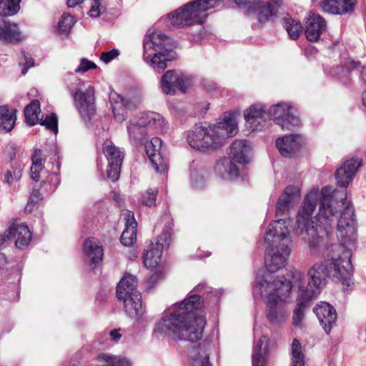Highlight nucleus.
<instances>
[{"label": "nucleus", "mask_w": 366, "mask_h": 366, "mask_svg": "<svg viewBox=\"0 0 366 366\" xmlns=\"http://www.w3.org/2000/svg\"><path fill=\"white\" fill-rule=\"evenodd\" d=\"M192 83V79L175 70H167L161 78V88L164 94L174 96L177 91L184 94Z\"/></svg>", "instance_id": "f8f14e48"}, {"label": "nucleus", "mask_w": 366, "mask_h": 366, "mask_svg": "<svg viewBox=\"0 0 366 366\" xmlns=\"http://www.w3.org/2000/svg\"><path fill=\"white\" fill-rule=\"evenodd\" d=\"M300 197V189L294 186L287 187L279 197L276 206V216L286 214Z\"/></svg>", "instance_id": "aec40b11"}, {"label": "nucleus", "mask_w": 366, "mask_h": 366, "mask_svg": "<svg viewBox=\"0 0 366 366\" xmlns=\"http://www.w3.org/2000/svg\"><path fill=\"white\" fill-rule=\"evenodd\" d=\"M118 97L121 99V102L119 104L117 103V106H112V112L115 119L118 122H123L127 119V115L125 114L124 106L125 104L124 102V99L122 97L118 95Z\"/></svg>", "instance_id": "79ce46f5"}, {"label": "nucleus", "mask_w": 366, "mask_h": 366, "mask_svg": "<svg viewBox=\"0 0 366 366\" xmlns=\"http://www.w3.org/2000/svg\"><path fill=\"white\" fill-rule=\"evenodd\" d=\"M42 151L40 149H36L32 154V164L30 168L31 178L38 182L40 180V172L44 169L45 159L41 157Z\"/></svg>", "instance_id": "72a5a7b5"}, {"label": "nucleus", "mask_w": 366, "mask_h": 366, "mask_svg": "<svg viewBox=\"0 0 366 366\" xmlns=\"http://www.w3.org/2000/svg\"><path fill=\"white\" fill-rule=\"evenodd\" d=\"M362 165V160L351 158L344 161L335 172L337 186L341 190L324 187L312 189L305 197L296 219L295 232L307 242V254L319 257L327 252L328 278L342 284L345 290L350 286L353 273L350 254L340 252L346 244L353 243L356 232L355 209L347 199L346 188Z\"/></svg>", "instance_id": "f257e3e1"}, {"label": "nucleus", "mask_w": 366, "mask_h": 366, "mask_svg": "<svg viewBox=\"0 0 366 366\" xmlns=\"http://www.w3.org/2000/svg\"><path fill=\"white\" fill-rule=\"evenodd\" d=\"M267 318L272 325H278L285 322L287 317V311L282 302L274 300L272 295L267 302Z\"/></svg>", "instance_id": "4be33fe9"}, {"label": "nucleus", "mask_w": 366, "mask_h": 366, "mask_svg": "<svg viewBox=\"0 0 366 366\" xmlns=\"http://www.w3.org/2000/svg\"><path fill=\"white\" fill-rule=\"evenodd\" d=\"M244 118L252 131L262 130L268 118V112L261 104H253L245 111Z\"/></svg>", "instance_id": "a211bd4d"}, {"label": "nucleus", "mask_w": 366, "mask_h": 366, "mask_svg": "<svg viewBox=\"0 0 366 366\" xmlns=\"http://www.w3.org/2000/svg\"><path fill=\"white\" fill-rule=\"evenodd\" d=\"M327 262L322 260L315 263L307 271V285H299L300 292L316 299L327 282Z\"/></svg>", "instance_id": "9d476101"}, {"label": "nucleus", "mask_w": 366, "mask_h": 366, "mask_svg": "<svg viewBox=\"0 0 366 366\" xmlns=\"http://www.w3.org/2000/svg\"><path fill=\"white\" fill-rule=\"evenodd\" d=\"M161 147V139L154 137L145 145V150L154 169L159 173H164L167 170L168 164L160 152Z\"/></svg>", "instance_id": "f3484780"}, {"label": "nucleus", "mask_w": 366, "mask_h": 366, "mask_svg": "<svg viewBox=\"0 0 366 366\" xmlns=\"http://www.w3.org/2000/svg\"><path fill=\"white\" fill-rule=\"evenodd\" d=\"M205 325L203 299L200 295L190 293L187 298L174 305L155 330L175 342H196L202 339Z\"/></svg>", "instance_id": "f03ea898"}, {"label": "nucleus", "mask_w": 366, "mask_h": 366, "mask_svg": "<svg viewBox=\"0 0 366 366\" xmlns=\"http://www.w3.org/2000/svg\"><path fill=\"white\" fill-rule=\"evenodd\" d=\"M356 0H324L321 6L326 12L342 15L355 9Z\"/></svg>", "instance_id": "393cba45"}, {"label": "nucleus", "mask_w": 366, "mask_h": 366, "mask_svg": "<svg viewBox=\"0 0 366 366\" xmlns=\"http://www.w3.org/2000/svg\"><path fill=\"white\" fill-rule=\"evenodd\" d=\"M22 56L19 61V65L21 67V74L25 75L29 69L34 65V61L32 58L27 57L24 53L22 52Z\"/></svg>", "instance_id": "09e8293b"}, {"label": "nucleus", "mask_w": 366, "mask_h": 366, "mask_svg": "<svg viewBox=\"0 0 366 366\" xmlns=\"http://www.w3.org/2000/svg\"><path fill=\"white\" fill-rule=\"evenodd\" d=\"M202 85L204 89L208 92H212L214 91L217 87V83L214 81L209 79H203Z\"/></svg>", "instance_id": "864d4df0"}, {"label": "nucleus", "mask_w": 366, "mask_h": 366, "mask_svg": "<svg viewBox=\"0 0 366 366\" xmlns=\"http://www.w3.org/2000/svg\"><path fill=\"white\" fill-rule=\"evenodd\" d=\"M292 288V282L284 276L277 277L272 282L267 281L263 276L257 274L255 285L253 287L254 296L263 297L268 295L267 299L272 295L274 300L285 302L289 297Z\"/></svg>", "instance_id": "1a4fd4ad"}, {"label": "nucleus", "mask_w": 366, "mask_h": 366, "mask_svg": "<svg viewBox=\"0 0 366 366\" xmlns=\"http://www.w3.org/2000/svg\"><path fill=\"white\" fill-rule=\"evenodd\" d=\"M72 94L81 119L88 125L97 110L93 87L89 86L85 91L79 89Z\"/></svg>", "instance_id": "4468645a"}, {"label": "nucleus", "mask_w": 366, "mask_h": 366, "mask_svg": "<svg viewBox=\"0 0 366 366\" xmlns=\"http://www.w3.org/2000/svg\"><path fill=\"white\" fill-rule=\"evenodd\" d=\"M362 103L363 105L366 107V90L363 92L362 93Z\"/></svg>", "instance_id": "774afa93"}, {"label": "nucleus", "mask_w": 366, "mask_h": 366, "mask_svg": "<svg viewBox=\"0 0 366 366\" xmlns=\"http://www.w3.org/2000/svg\"><path fill=\"white\" fill-rule=\"evenodd\" d=\"M137 222L134 214L128 211L125 217V228L121 235L120 242L125 247H131L137 239Z\"/></svg>", "instance_id": "cd10ccee"}, {"label": "nucleus", "mask_w": 366, "mask_h": 366, "mask_svg": "<svg viewBox=\"0 0 366 366\" xmlns=\"http://www.w3.org/2000/svg\"><path fill=\"white\" fill-rule=\"evenodd\" d=\"M282 24L290 39L297 40L299 38L302 31V26L299 20L290 16L285 17L282 19Z\"/></svg>", "instance_id": "e433bc0d"}, {"label": "nucleus", "mask_w": 366, "mask_h": 366, "mask_svg": "<svg viewBox=\"0 0 366 366\" xmlns=\"http://www.w3.org/2000/svg\"><path fill=\"white\" fill-rule=\"evenodd\" d=\"M267 341L265 336L254 345L252 355V366H266L268 360V345L264 344Z\"/></svg>", "instance_id": "7c9ffc66"}, {"label": "nucleus", "mask_w": 366, "mask_h": 366, "mask_svg": "<svg viewBox=\"0 0 366 366\" xmlns=\"http://www.w3.org/2000/svg\"><path fill=\"white\" fill-rule=\"evenodd\" d=\"M96 360L102 366H132L130 360L126 357L104 352L99 353Z\"/></svg>", "instance_id": "473e14b6"}, {"label": "nucleus", "mask_w": 366, "mask_h": 366, "mask_svg": "<svg viewBox=\"0 0 366 366\" xmlns=\"http://www.w3.org/2000/svg\"><path fill=\"white\" fill-rule=\"evenodd\" d=\"M21 0H0V16H10L16 14L20 9Z\"/></svg>", "instance_id": "4c0bfd02"}, {"label": "nucleus", "mask_w": 366, "mask_h": 366, "mask_svg": "<svg viewBox=\"0 0 366 366\" xmlns=\"http://www.w3.org/2000/svg\"><path fill=\"white\" fill-rule=\"evenodd\" d=\"M9 239L17 237L15 241L16 247L19 249H24L31 240V233L27 225L13 223L6 230Z\"/></svg>", "instance_id": "5701e85b"}, {"label": "nucleus", "mask_w": 366, "mask_h": 366, "mask_svg": "<svg viewBox=\"0 0 366 366\" xmlns=\"http://www.w3.org/2000/svg\"><path fill=\"white\" fill-rule=\"evenodd\" d=\"M103 153L108 162L107 169V178L112 182H116L119 177L124 153L119 147H116L111 140H106L104 142Z\"/></svg>", "instance_id": "2eb2a0df"}, {"label": "nucleus", "mask_w": 366, "mask_h": 366, "mask_svg": "<svg viewBox=\"0 0 366 366\" xmlns=\"http://www.w3.org/2000/svg\"><path fill=\"white\" fill-rule=\"evenodd\" d=\"M361 78L364 84L366 85V67L362 66Z\"/></svg>", "instance_id": "338daca9"}, {"label": "nucleus", "mask_w": 366, "mask_h": 366, "mask_svg": "<svg viewBox=\"0 0 366 366\" xmlns=\"http://www.w3.org/2000/svg\"><path fill=\"white\" fill-rule=\"evenodd\" d=\"M191 366H212L209 362V355L206 352L202 354L198 352L193 357Z\"/></svg>", "instance_id": "37998d69"}, {"label": "nucleus", "mask_w": 366, "mask_h": 366, "mask_svg": "<svg viewBox=\"0 0 366 366\" xmlns=\"http://www.w3.org/2000/svg\"><path fill=\"white\" fill-rule=\"evenodd\" d=\"M222 0H194L169 14L172 25L177 27L202 24L207 16L206 12L221 4Z\"/></svg>", "instance_id": "423d86ee"}, {"label": "nucleus", "mask_w": 366, "mask_h": 366, "mask_svg": "<svg viewBox=\"0 0 366 366\" xmlns=\"http://www.w3.org/2000/svg\"><path fill=\"white\" fill-rule=\"evenodd\" d=\"M290 218L278 219L272 222L265 232V242L268 244L265 250L264 264L266 269L273 273L283 267L290 256L292 240L289 234Z\"/></svg>", "instance_id": "20e7f679"}, {"label": "nucleus", "mask_w": 366, "mask_h": 366, "mask_svg": "<svg viewBox=\"0 0 366 366\" xmlns=\"http://www.w3.org/2000/svg\"><path fill=\"white\" fill-rule=\"evenodd\" d=\"M161 116L154 112L142 113L131 119L127 125V132L130 143L136 147L142 144L147 139L149 130L161 124Z\"/></svg>", "instance_id": "6e6552de"}, {"label": "nucleus", "mask_w": 366, "mask_h": 366, "mask_svg": "<svg viewBox=\"0 0 366 366\" xmlns=\"http://www.w3.org/2000/svg\"><path fill=\"white\" fill-rule=\"evenodd\" d=\"M279 6L280 4L276 0H271L266 3L257 2L256 9L253 10L252 13H256L259 23L264 24L277 15Z\"/></svg>", "instance_id": "c85d7f7f"}, {"label": "nucleus", "mask_w": 366, "mask_h": 366, "mask_svg": "<svg viewBox=\"0 0 366 366\" xmlns=\"http://www.w3.org/2000/svg\"><path fill=\"white\" fill-rule=\"evenodd\" d=\"M51 153H52L53 156L54 157L55 161L56 160V157H57L56 171H59L60 169V162L59 161V157L58 156V149H57L56 147L54 145L52 146Z\"/></svg>", "instance_id": "bf43d9fd"}, {"label": "nucleus", "mask_w": 366, "mask_h": 366, "mask_svg": "<svg viewBox=\"0 0 366 366\" xmlns=\"http://www.w3.org/2000/svg\"><path fill=\"white\" fill-rule=\"evenodd\" d=\"M83 252L90 267L94 268L102 262L104 251L99 242L94 237L85 239L83 244Z\"/></svg>", "instance_id": "412c9836"}, {"label": "nucleus", "mask_w": 366, "mask_h": 366, "mask_svg": "<svg viewBox=\"0 0 366 366\" xmlns=\"http://www.w3.org/2000/svg\"><path fill=\"white\" fill-rule=\"evenodd\" d=\"M9 239V237H7L6 231L4 234H0V250L1 249V247L6 240Z\"/></svg>", "instance_id": "e2e57ef3"}, {"label": "nucleus", "mask_w": 366, "mask_h": 366, "mask_svg": "<svg viewBox=\"0 0 366 366\" xmlns=\"http://www.w3.org/2000/svg\"><path fill=\"white\" fill-rule=\"evenodd\" d=\"M109 335L111 339L115 342H117L122 337V335L119 332V330L117 329L111 330L109 332Z\"/></svg>", "instance_id": "13d9d810"}, {"label": "nucleus", "mask_w": 366, "mask_h": 366, "mask_svg": "<svg viewBox=\"0 0 366 366\" xmlns=\"http://www.w3.org/2000/svg\"><path fill=\"white\" fill-rule=\"evenodd\" d=\"M158 190L157 189H149L143 195L142 202L143 204L152 207L155 204Z\"/></svg>", "instance_id": "c03bdc74"}, {"label": "nucleus", "mask_w": 366, "mask_h": 366, "mask_svg": "<svg viewBox=\"0 0 366 366\" xmlns=\"http://www.w3.org/2000/svg\"><path fill=\"white\" fill-rule=\"evenodd\" d=\"M305 36L310 41H317L326 29L325 19L319 14H312L306 22Z\"/></svg>", "instance_id": "b1692460"}, {"label": "nucleus", "mask_w": 366, "mask_h": 366, "mask_svg": "<svg viewBox=\"0 0 366 366\" xmlns=\"http://www.w3.org/2000/svg\"><path fill=\"white\" fill-rule=\"evenodd\" d=\"M268 117L272 119L283 130H292L301 124L299 117L286 103H279L271 107L268 110Z\"/></svg>", "instance_id": "9b49d317"}, {"label": "nucleus", "mask_w": 366, "mask_h": 366, "mask_svg": "<svg viewBox=\"0 0 366 366\" xmlns=\"http://www.w3.org/2000/svg\"><path fill=\"white\" fill-rule=\"evenodd\" d=\"M215 170L218 173L224 171L230 179L237 178L239 176V169L230 158L224 157L217 162Z\"/></svg>", "instance_id": "f704fd0d"}, {"label": "nucleus", "mask_w": 366, "mask_h": 366, "mask_svg": "<svg viewBox=\"0 0 366 366\" xmlns=\"http://www.w3.org/2000/svg\"><path fill=\"white\" fill-rule=\"evenodd\" d=\"M40 109L38 100H33L24 108V117L26 123L30 126L36 124L37 122V111Z\"/></svg>", "instance_id": "58836bf2"}, {"label": "nucleus", "mask_w": 366, "mask_h": 366, "mask_svg": "<svg viewBox=\"0 0 366 366\" xmlns=\"http://www.w3.org/2000/svg\"><path fill=\"white\" fill-rule=\"evenodd\" d=\"M325 332L329 335L336 325L337 314L333 306L326 302H321L313 309Z\"/></svg>", "instance_id": "dca6fc26"}, {"label": "nucleus", "mask_w": 366, "mask_h": 366, "mask_svg": "<svg viewBox=\"0 0 366 366\" xmlns=\"http://www.w3.org/2000/svg\"><path fill=\"white\" fill-rule=\"evenodd\" d=\"M162 273L161 272H156L150 277L149 281L152 283H155L162 278Z\"/></svg>", "instance_id": "052dcab7"}, {"label": "nucleus", "mask_w": 366, "mask_h": 366, "mask_svg": "<svg viewBox=\"0 0 366 366\" xmlns=\"http://www.w3.org/2000/svg\"><path fill=\"white\" fill-rule=\"evenodd\" d=\"M143 59L156 72L162 73L167 62L176 58L174 41L169 36L149 29L143 39Z\"/></svg>", "instance_id": "39448f33"}, {"label": "nucleus", "mask_w": 366, "mask_h": 366, "mask_svg": "<svg viewBox=\"0 0 366 366\" xmlns=\"http://www.w3.org/2000/svg\"><path fill=\"white\" fill-rule=\"evenodd\" d=\"M16 110L11 109L8 105L0 106V132H11L16 124Z\"/></svg>", "instance_id": "2f4dec72"}, {"label": "nucleus", "mask_w": 366, "mask_h": 366, "mask_svg": "<svg viewBox=\"0 0 366 366\" xmlns=\"http://www.w3.org/2000/svg\"><path fill=\"white\" fill-rule=\"evenodd\" d=\"M250 152L251 146L247 140L236 139L230 146V155L234 161L241 164L249 162Z\"/></svg>", "instance_id": "a878e982"}, {"label": "nucleus", "mask_w": 366, "mask_h": 366, "mask_svg": "<svg viewBox=\"0 0 366 366\" xmlns=\"http://www.w3.org/2000/svg\"><path fill=\"white\" fill-rule=\"evenodd\" d=\"M74 22V17L71 15L64 14L58 23L59 31L65 35H68Z\"/></svg>", "instance_id": "ea45409f"}, {"label": "nucleus", "mask_w": 366, "mask_h": 366, "mask_svg": "<svg viewBox=\"0 0 366 366\" xmlns=\"http://www.w3.org/2000/svg\"><path fill=\"white\" fill-rule=\"evenodd\" d=\"M137 280L134 276L125 275L117 287L116 295L123 301L125 312L132 318L139 320L144 313L142 295L137 290Z\"/></svg>", "instance_id": "0eeeda50"}, {"label": "nucleus", "mask_w": 366, "mask_h": 366, "mask_svg": "<svg viewBox=\"0 0 366 366\" xmlns=\"http://www.w3.org/2000/svg\"><path fill=\"white\" fill-rule=\"evenodd\" d=\"M315 298L309 297L308 295L300 292L297 298V302L293 311L292 325L295 327H302V320L305 318V310L309 306L310 302Z\"/></svg>", "instance_id": "c756f323"}, {"label": "nucleus", "mask_w": 366, "mask_h": 366, "mask_svg": "<svg viewBox=\"0 0 366 366\" xmlns=\"http://www.w3.org/2000/svg\"><path fill=\"white\" fill-rule=\"evenodd\" d=\"M6 263V258L4 253L0 252V268L5 265Z\"/></svg>", "instance_id": "69168bd1"}, {"label": "nucleus", "mask_w": 366, "mask_h": 366, "mask_svg": "<svg viewBox=\"0 0 366 366\" xmlns=\"http://www.w3.org/2000/svg\"><path fill=\"white\" fill-rule=\"evenodd\" d=\"M302 138L300 134H286L277 139L276 147L284 157H292L302 145Z\"/></svg>", "instance_id": "6ab92c4d"}, {"label": "nucleus", "mask_w": 366, "mask_h": 366, "mask_svg": "<svg viewBox=\"0 0 366 366\" xmlns=\"http://www.w3.org/2000/svg\"><path fill=\"white\" fill-rule=\"evenodd\" d=\"M361 66V63L359 61L349 60L345 64V66L347 71H351L358 69Z\"/></svg>", "instance_id": "4d7b16f0"}, {"label": "nucleus", "mask_w": 366, "mask_h": 366, "mask_svg": "<svg viewBox=\"0 0 366 366\" xmlns=\"http://www.w3.org/2000/svg\"><path fill=\"white\" fill-rule=\"evenodd\" d=\"M290 355V366H305V355L302 352L301 343L297 338H295L292 342Z\"/></svg>", "instance_id": "c9c22d12"}, {"label": "nucleus", "mask_w": 366, "mask_h": 366, "mask_svg": "<svg viewBox=\"0 0 366 366\" xmlns=\"http://www.w3.org/2000/svg\"><path fill=\"white\" fill-rule=\"evenodd\" d=\"M235 4L239 8L247 9V14H252V11L256 9L257 0H234Z\"/></svg>", "instance_id": "de8ad7c7"}, {"label": "nucleus", "mask_w": 366, "mask_h": 366, "mask_svg": "<svg viewBox=\"0 0 366 366\" xmlns=\"http://www.w3.org/2000/svg\"><path fill=\"white\" fill-rule=\"evenodd\" d=\"M13 179V174L11 171H7L4 176V181L9 185L11 184V180Z\"/></svg>", "instance_id": "680f3d73"}, {"label": "nucleus", "mask_w": 366, "mask_h": 366, "mask_svg": "<svg viewBox=\"0 0 366 366\" xmlns=\"http://www.w3.org/2000/svg\"><path fill=\"white\" fill-rule=\"evenodd\" d=\"M119 54V52L117 49H113L110 51L103 52L101 54L100 59L105 63H109L112 59L116 58Z\"/></svg>", "instance_id": "3c124183"}, {"label": "nucleus", "mask_w": 366, "mask_h": 366, "mask_svg": "<svg viewBox=\"0 0 366 366\" xmlns=\"http://www.w3.org/2000/svg\"><path fill=\"white\" fill-rule=\"evenodd\" d=\"M194 291L202 292V294L205 293H212L213 291L211 287H208L206 283L201 282L199 285H197L194 288Z\"/></svg>", "instance_id": "5fc2aeb1"}, {"label": "nucleus", "mask_w": 366, "mask_h": 366, "mask_svg": "<svg viewBox=\"0 0 366 366\" xmlns=\"http://www.w3.org/2000/svg\"><path fill=\"white\" fill-rule=\"evenodd\" d=\"M237 125L234 115L225 113L222 121L208 127L196 124L188 131L187 142L189 145L200 152L216 150L225 144L226 139L234 136Z\"/></svg>", "instance_id": "7ed1b4c3"}, {"label": "nucleus", "mask_w": 366, "mask_h": 366, "mask_svg": "<svg viewBox=\"0 0 366 366\" xmlns=\"http://www.w3.org/2000/svg\"><path fill=\"white\" fill-rule=\"evenodd\" d=\"M41 125L45 126L46 128L54 133L58 132V119L54 113L47 115L44 120H41Z\"/></svg>", "instance_id": "a19ab883"}, {"label": "nucleus", "mask_w": 366, "mask_h": 366, "mask_svg": "<svg viewBox=\"0 0 366 366\" xmlns=\"http://www.w3.org/2000/svg\"><path fill=\"white\" fill-rule=\"evenodd\" d=\"M173 232L170 224H166L158 242L151 244L143 256V262L147 268H154L160 262L164 246L169 247Z\"/></svg>", "instance_id": "ddd939ff"}, {"label": "nucleus", "mask_w": 366, "mask_h": 366, "mask_svg": "<svg viewBox=\"0 0 366 366\" xmlns=\"http://www.w3.org/2000/svg\"><path fill=\"white\" fill-rule=\"evenodd\" d=\"M97 67V65L94 62L88 60L86 58H82L81 59L79 66L76 68L74 71L76 73L86 72L89 69H96Z\"/></svg>", "instance_id": "8fccbe9b"}, {"label": "nucleus", "mask_w": 366, "mask_h": 366, "mask_svg": "<svg viewBox=\"0 0 366 366\" xmlns=\"http://www.w3.org/2000/svg\"><path fill=\"white\" fill-rule=\"evenodd\" d=\"M22 39L19 26L10 21H0V41L6 44H17Z\"/></svg>", "instance_id": "bb28decb"}, {"label": "nucleus", "mask_w": 366, "mask_h": 366, "mask_svg": "<svg viewBox=\"0 0 366 366\" xmlns=\"http://www.w3.org/2000/svg\"><path fill=\"white\" fill-rule=\"evenodd\" d=\"M5 154L6 157L12 161L16 155V147L14 144H9L6 147Z\"/></svg>", "instance_id": "603ef678"}, {"label": "nucleus", "mask_w": 366, "mask_h": 366, "mask_svg": "<svg viewBox=\"0 0 366 366\" xmlns=\"http://www.w3.org/2000/svg\"><path fill=\"white\" fill-rule=\"evenodd\" d=\"M13 176L15 178L16 180H19L21 179V170L19 169H15L14 172H13Z\"/></svg>", "instance_id": "0e129e2a"}, {"label": "nucleus", "mask_w": 366, "mask_h": 366, "mask_svg": "<svg viewBox=\"0 0 366 366\" xmlns=\"http://www.w3.org/2000/svg\"><path fill=\"white\" fill-rule=\"evenodd\" d=\"M60 182V178L56 173V171H52L51 173L48 176L47 180H44L42 183L44 184H46V183H49V192L53 193L57 188L58 185Z\"/></svg>", "instance_id": "49530a36"}, {"label": "nucleus", "mask_w": 366, "mask_h": 366, "mask_svg": "<svg viewBox=\"0 0 366 366\" xmlns=\"http://www.w3.org/2000/svg\"><path fill=\"white\" fill-rule=\"evenodd\" d=\"M174 115L182 123L185 122L187 119V115L186 114V112L183 109H175Z\"/></svg>", "instance_id": "6e6d98bb"}, {"label": "nucleus", "mask_w": 366, "mask_h": 366, "mask_svg": "<svg viewBox=\"0 0 366 366\" xmlns=\"http://www.w3.org/2000/svg\"><path fill=\"white\" fill-rule=\"evenodd\" d=\"M41 199L42 196L39 189H33L29 202L25 207V211L31 212Z\"/></svg>", "instance_id": "a18cd8bd"}]
</instances>
